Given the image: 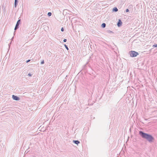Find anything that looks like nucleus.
Returning <instances> with one entry per match:
<instances>
[{"label":"nucleus","instance_id":"f257e3e1","mask_svg":"<svg viewBox=\"0 0 157 157\" xmlns=\"http://www.w3.org/2000/svg\"><path fill=\"white\" fill-rule=\"evenodd\" d=\"M139 134L142 138L146 139L150 143L152 142L154 140V138L152 135L144 132L143 131H139Z\"/></svg>","mask_w":157,"mask_h":157},{"label":"nucleus","instance_id":"f03ea898","mask_svg":"<svg viewBox=\"0 0 157 157\" xmlns=\"http://www.w3.org/2000/svg\"><path fill=\"white\" fill-rule=\"evenodd\" d=\"M129 54L130 56L132 57H136L139 54L138 52L134 51H131L129 52Z\"/></svg>","mask_w":157,"mask_h":157},{"label":"nucleus","instance_id":"7ed1b4c3","mask_svg":"<svg viewBox=\"0 0 157 157\" xmlns=\"http://www.w3.org/2000/svg\"><path fill=\"white\" fill-rule=\"evenodd\" d=\"M20 20H19L17 22V24L14 28V30H16L19 28V25L20 23Z\"/></svg>","mask_w":157,"mask_h":157},{"label":"nucleus","instance_id":"20e7f679","mask_svg":"<svg viewBox=\"0 0 157 157\" xmlns=\"http://www.w3.org/2000/svg\"><path fill=\"white\" fill-rule=\"evenodd\" d=\"M13 99L16 101H18L20 99V98L17 96L14 95H13L12 97Z\"/></svg>","mask_w":157,"mask_h":157},{"label":"nucleus","instance_id":"39448f33","mask_svg":"<svg viewBox=\"0 0 157 157\" xmlns=\"http://www.w3.org/2000/svg\"><path fill=\"white\" fill-rule=\"evenodd\" d=\"M122 23L121 20L119 19V21L117 23V25L118 26V27H120Z\"/></svg>","mask_w":157,"mask_h":157},{"label":"nucleus","instance_id":"423d86ee","mask_svg":"<svg viewBox=\"0 0 157 157\" xmlns=\"http://www.w3.org/2000/svg\"><path fill=\"white\" fill-rule=\"evenodd\" d=\"M73 141L74 143L77 145L80 143V142L78 140H73Z\"/></svg>","mask_w":157,"mask_h":157},{"label":"nucleus","instance_id":"0eeeda50","mask_svg":"<svg viewBox=\"0 0 157 157\" xmlns=\"http://www.w3.org/2000/svg\"><path fill=\"white\" fill-rule=\"evenodd\" d=\"M18 0H15L14 2V7L16 8L17 5Z\"/></svg>","mask_w":157,"mask_h":157},{"label":"nucleus","instance_id":"6e6552de","mask_svg":"<svg viewBox=\"0 0 157 157\" xmlns=\"http://www.w3.org/2000/svg\"><path fill=\"white\" fill-rule=\"evenodd\" d=\"M118 10L116 7L113 8V12H117Z\"/></svg>","mask_w":157,"mask_h":157},{"label":"nucleus","instance_id":"1a4fd4ad","mask_svg":"<svg viewBox=\"0 0 157 157\" xmlns=\"http://www.w3.org/2000/svg\"><path fill=\"white\" fill-rule=\"evenodd\" d=\"M101 26L103 28H105L106 26V24L105 23H102Z\"/></svg>","mask_w":157,"mask_h":157},{"label":"nucleus","instance_id":"9d476101","mask_svg":"<svg viewBox=\"0 0 157 157\" xmlns=\"http://www.w3.org/2000/svg\"><path fill=\"white\" fill-rule=\"evenodd\" d=\"M64 46H65V48H66V49H67V50H69V48H68L66 44H65L64 45Z\"/></svg>","mask_w":157,"mask_h":157},{"label":"nucleus","instance_id":"9b49d317","mask_svg":"<svg viewBox=\"0 0 157 157\" xmlns=\"http://www.w3.org/2000/svg\"><path fill=\"white\" fill-rule=\"evenodd\" d=\"M52 13L51 12H48V15L49 16H50L52 15Z\"/></svg>","mask_w":157,"mask_h":157},{"label":"nucleus","instance_id":"f8f14e48","mask_svg":"<svg viewBox=\"0 0 157 157\" xmlns=\"http://www.w3.org/2000/svg\"><path fill=\"white\" fill-rule=\"evenodd\" d=\"M64 31V29L63 27H62L61 29V31L62 32H63Z\"/></svg>","mask_w":157,"mask_h":157},{"label":"nucleus","instance_id":"ddd939ff","mask_svg":"<svg viewBox=\"0 0 157 157\" xmlns=\"http://www.w3.org/2000/svg\"><path fill=\"white\" fill-rule=\"evenodd\" d=\"M153 47H157V44L154 45L153 46Z\"/></svg>","mask_w":157,"mask_h":157},{"label":"nucleus","instance_id":"4468645a","mask_svg":"<svg viewBox=\"0 0 157 157\" xmlns=\"http://www.w3.org/2000/svg\"><path fill=\"white\" fill-rule=\"evenodd\" d=\"M108 32L109 33H113L112 31H110V30H108Z\"/></svg>","mask_w":157,"mask_h":157},{"label":"nucleus","instance_id":"2eb2a0df","mask_svg":"<svg viewBox=\"0 0 157 157\" xmlns=\"http://www.w3.org/2000/svg\"><path fill=\"white\" fill-rule=\"evenodd\" d=\"M44 60H43L41 62V64H44Z\"/></svg>","mask_w":157,"mask_h":157},{"label":"nucleus","instance_id":"dca6fc26","mask_svg":"<svg viewBox=\"0 0 157 157\" xmlns=\"http://www.w3.org/2000/svg\"><path fill=\"white\" fill-rule=\"evenodd\" d=\"M28 75L29 76H30V77H31L32 76V75L31 74V73H29L28 74Z\"/></svg>","mask_w":157,"mask_h":157},{"label":"nucleus","instance_id":"f3484780","mask_svg":"<svg viewBox=\"0 0 157 157\" xmlns=\"http://www.w3.org/2000/svg\"><path fill=\"white\" fill-rule=\"evenodd\" d=\"M67 39H64L63 40V41L64 42H65L67 41Z\"/></svg>","mask_w":157,"mask_h":157},{"label":"nucleus","instance_id":"a211bd4d","mask_svg":"<svg viewBox=\"0 0 157 157\" xmlns=\"http://www.w3.org/2000/svg\"><path fill=\"white\" fill-rule=\"evenodd\" d=\"M30 61V60L29 59L26 61V63H28Z\"/></svg>","mask_w":157,"mask_h":157},{"label":"nucleus","instance_id":"6ab92c4d","mask_svg":"<svg viewBox=\"0 0 157 157\" xmlns=\"http://www.w3.org/2000/svg\"><path fill=\"white\" fill-rule=\"evenodd\" d=\"M129 11V10L128 9H127L126 10V12H128Z\"/></svg>","mask_w":157,"mask_h":157},{"label":"nucleus","instance_id":"aec40b11","mask_svg":"<svg viewBox=\"0 0 157 157\" xmlns=\"http://www.w3.org/2000/svg\"><path fill=\"white\" fill-rule=\"evenodd\" d=\"M13 37H12V39H13Z\"/></svg>","mask_w":157,"mask_h":157}]
</instances>
